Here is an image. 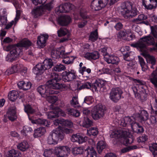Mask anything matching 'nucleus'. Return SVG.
Here are the masks:
<instances>
[{
  "label": "nucleus",
  "mask_w": 157,
  "mask_h": 157,
  "mask_svg": "<svg viewBox=\"0 0 157 157\" xmlns=\"http://www.w3.org/2000/svg\"><path fill=\"white\" fill-rule=\"evenodd\" d=\"M121 8V14L126 19L132 18L139 13L137 9L131 2H125L122 5Z\"/></svg>",
  "instance_id": "nucleus-1"
},
{
  "label": "nucleus",
  "mask_w": 157,
  "mask_h": 157,
  "mask_svg": "<svg viewBox=\"0 0 157 157\" xmlns=\"http://www.w3.org/2000/svg\"><path fill=\"white\" fill-rule=\"evenodd\" d=\"M64 133H69V130L66 128H63L62 129L56 128L52 130L50 133L47 139V141L49 144H56L60 140H62L64 138Z\"/></svg>",
  "instance_id": "nucleus-2"
},
{
  "label": "nucleus",
  "mask_w": 157,
  "mask_h": 157,
  "mask_svg": "<svg viewBox=\"0 0 157 157\" xmlns=\"http://www.w3.org/2000/svg\"><path fill=\"white\" fill-rule=\"evenodd\" d=\"M133 117H125L122 118L119 122L121 126L126 127L130 125L132 129H135V132L137 134H141L144 131V129L142 124H139L136 121L133 120Z\"/></svg>",
  "instance_id": "nucleus-3"
},
{
  "label": "nucleus",
  "mask_w": 157,
  "mask_h": 157,
  "mask_svg": "<svg viewBox=\"0 0 157 157\" xmlns=\"http://www.w3.org/2000/svg\"><path fill=\"white\" fill-rule=\"evenodd\" d=\"M129 132L125 130H117L113 133L111 137L120 140L121 144L126 146L130 144L133 141V139L129 136Z\"/></svg>",
  "instance_id": "nucleus-4"
},
{
  "label": "nucleus",
  "mask_w": 157,
  "mask_h": 157,
  "mask_svg": "<svg viewBox=\"0 0 157 157\" xmlns=\"http://www.w3.org/2000/svg\"><path fill=\"white\" fill-rule=\"evenodd\" d=\"M53 65V62L51 59H45L42 63H38L33 68V72L37 77L41 75L45 70L51 68Z\"/></svg>",
  "instance_id": "nucleus-5"
},
{
  "label": "nucleus",
  "mask_w": 157,
  "mask_h": 157,
  "mask_svg": "<svg viewBox=\"0 0 157 157\" xmlns=\"http://www.w3.org/2000/svg\"><path fill=\"white\" fill-rule=\"evenodd\" d=\"M105 83V81L102 79H98L92 85L90 82H86L83 84L84 89H89L92 88L93 90H94L95 91H96L102 88H104Z\"/></svg>",
  "instance_id": "nucleus-6"
},
{
  "label": "nucleus",
  "mask_w": 157,
  "mask_h": 157,
  "mask_svg": "<svg viewBox=\"0 0 157 157\" xmlns=\"http://www.w3.org/2000/svg\"><path fill=\"white\" fill-rule=\"evenodd\" d=\"M122 89L119 87L113 88L109 93V98L113 102L116 103L123 97L122 95L123 94Z\"/></svg>",
  "instance_id": "nucleus-7"
},
{
  "label": "nucleus",
  "mask_w": 157,
  "mask_h": 157,
  "mask_svg": "<svg viewBox=\"0 0 157 157\" xmlns=\"http://www.w3.org/2000/svg\"><path fill=\"white\" fill-rule=\"evenodd\" d=\"M52 79L48 81L49 85L52 86L53 89L57 90L61 88L62 87V84L58 82L61 80V78L59 75L55 73L51 74Z\"/></svg>",
  "instance_id": "nucleus-8"
},
{
  "label": "nucleus",
  "mask_w": 157,
  "mask_h": 157,
  "mask_svg": "<svg viewBox=\"0 0 157 157\" xmlns=\"http://www.w3.org/2000/svg\"><path fill=\"white\" fill-rule=\"evenodd\" d=\"M105 110V109L101 105H96L92 110V117L95 120L99 119L103 117Z\"/></svg>",
  "instance_id": "nucleus-9"
},
{
  "label": "nucleus",
  "mask_w": 157,
  "mask_h": 157,
  "mask_svg": "<svg viewBox=\"0 0 157 157\" xmlns=\"http://www.w3.org/2000/svg\"><path fill=\"white\" fill-rule=\"evenodd\" d=\"M23 47L13 48V50H11L10 53L6 56V61L12 62L15 60L17 57L23 54L22 48Z\"/></svg>",
  "instance_id": "nucleus-10"
},
{
  "label": "nucleus",
  "mask_w": 157,
  "mask_h": 157,
  "mask_svg": "<svg viewBox=\"0 0 157 157\" xmlns=\"http://www.w3.org/2000/svg\"><path fill=\"white\" fill-rule=\"evenodd\" d=\"M31 42L29 40L27 39L23 40L19 43H17L16 45H9L7 46L3 47V49L5 51H9L13 50V48H17V47H21L27 48L31 45Z\"/></svg>",
  "instance_id": "nucleus-11"
},
{
  "label": "nucleus",
  "mask_w": 157,
  "mask_h": 157,
  "mask_svg": "<svg viewBox=\"0 0 157 157\" xmlns=\"http://www.w3.org/2000/svg\"><path fill=\"white\" fill-rule=\"evenodd\" d=\"M53 89L52 86L49 85L48 82H47L44 85L39 86L37 88V92L43 97L45 98L48 96L50 90Z\"/></svg>",
  "instance_id": "nucleus-12"
},
{
  "label": "nucleus",
  "mask_w": 157,
  "mask_h": 157,
  "mask_svg": "<svg viewBox=\"0 0 157 157\" xmlns=\"http://www.w3.org/2000/svg\"><path fill=\"white\" fill-rule=\"evenodd\" d=\"M108 0H93L91 6L95 11H98L105 7L107 4Z\"/></svg>",
  "instance_id": "nucleus-13"
},
{
  "label": "nucleus",
  "mask_w": 157,
  "mask_h": 157,
  "mask_svg": "<svg viewBox=\"0 0 157 157\" xmlns=\"http://www.w3.org/2000/svg\"><path fill=\"white\" fill-rule=\"evenodd\" d=\"M133 117H134L133 120L142 122L147 120L149 116L147 111L143 109L140 110L139 113H136Z\"/></svg>",
  "instance_id": "nucleus-14"
},
{
  "label": "nucleus",
  "mask_w": 157,
  "mask_h": 157,
  "mask_svg": "<svg viewBox=\"0 0 157 157\" xmlns=\"http://www.w3.org/2000/svg\"><path fill=\"white\" fill-rule=\"evenodd\" d=\"M83 155L86 157H97V154L94 147L90 145H86L83 147Z\"/></svg>",
  "instance_id": "nucleus-15"
},
{
  "label": "nucleus",
  "mask_w": 157,
  "mask_h": 157,
  "mask_svg": "<svg viewBox=\"0 0 157 157\" xmlns=\"http://www.w3.org/2000/svg\"><path fill=\"white\" fill-rule=\"evenodd\" d=\"M130 80L133 81L134 82L136 83L137 88L138 87L140 90L139 91L142 92L144 94H147L146 89L147 87L146 85V82L141 80L139 79H137L133 78H131Z\"/></svg>",
  "instance_id": "nucleus-16"
},
{
  "label": "nucleus",
  "mask_w": 157,
  "mask_h": 157,
  "mask_svg": "<svg viewBox=\"0 0 157 157\" xmlns=\"http://www.w3.org/2000/svg\"><path fill=\"white\" fill-rule=\"evenodd\" d=\"M68 147L67 146H61L55 148V154L58 157H67Z\"/></svg>",
  "instance_id": "nucleus-17"
},
{
  "label": "nucleus",
  "mask_w": 157,
  "mask_h": 157,
  "mask_svg": "<svg viewBox=\"0 0 157 157\" xmlns=\"http://www.w3.org/2000/svg\"><path fill=\"white\" fill-rule=\"evenodd\" d=\"M141 39L142 38H140V41L139 42L132 43L131 44V46L137 48L143 54H145L146 53V50L147 49L146 46L147 44L146 42L143 41Z\"/></svg>",
  "instance_id": "nucleus-18"
},
{
  "label": "nucleus",
  "mask_w": 157,
  "mask_h": 157,
  "mask_svg": "<svg viewBox=\"0 0 157 157\" xmlns=\"http://www.w3.org/2000/svg\"><path fill=\"white\" fill-rule=\"evenodd\" d=\"M71 140L73 142H77L81 144L86 142L88 140V137L85 136L83 137L77 134L72 135L71 138Z\"/></svg>",
  "instance_id": "nucleus-19"
},
{
  "label": "nucleus",
  "mask_w": 157,
  "mask_h": 157,
  "mask_svg": "<svg viewBox=\"0 0 157 157\" xmlns=\"http://www.w3.org/2000/svg\"><path fill=\"white\" fill-rule=\"evenodd\" d=\"M142 40L146 42L147 45H152L155 47L157 52V42H155L154 38L151 35H148L142 37Z\"/></svg>",
  "instance_id": "nucleus-20"
},
{
  "label": "nucleus",
  "mask_w": 157,
  "mask_h": 157,
  "mask_svg": "<svg viewBox=\"0 0 157 157\" xmlns=\"http://www.w3.org/2000/svg\"><path fill=\"white\" fill-rule=\"evenodd\" d=\"M99 56V53L96 51H94L91 52H87L84 56V57L89 60H96L98 59Z\"/></svg>",
  "instance_id": "nucleus-21"
},
{
  "label": "nucleus",
  "mask_w": 157,
  "mask_h": 157,
  "mask_svg": "<svg viewBox=\"0 0 157 157\" xmlns=\"http://www.w3.org/2000/svg\"><path fill=\"white\" fill-rule=\"evenodd\" d=\"M54 89H52L51 90H50L48 94V96L45 97L46 98L47 100L49 102L52 104H54L58 100L57 97L54 95H50L51 94H57L59 91L57 90H55Z\"/></svg>",
  "instance_id": "nucleus-22"
},
{
  "label": "nucleus",
  "mask_w": 157,
  "mask_h": 157,
  "mask_svg": "<svg viewBox=\"0 0 157 157\" xmlns=\"http://www.w3.org/2000/svg\"><path fill=\"white\" fill-rule=\"evenodd\" d=\"M48 38V35H41L38 36L37 42V45L39 48H43L45 46L46 40Z\"/></svg>",
  "instance_id": "nucleus-23"
},
{
  "label": "nucleus",
  "mask_w": 157,
  "mask_h": 157,
  "mask_svg": "<svg viewBox=\"0 0 157 157\" xmlns=\"http://www.w3.org/2000/svg\"><path fill=\"white\" fill-rule=\"evenodd\" d=\"M108 63L112 64H117L119 61L118 57L114 55H109L105 59Z\"/></svg>",
  "instance_id": "nucleus-24"
},
{
  "label": "nucleus",
  "mask_w": 157,
  "mask_h": 157,
  "mask_svg": "<svg viewBox=\"0 0 157 157\" xmlns=\"http://www.w3.org/2000/svg\"><path fill=\"white\" fill-rule=\"evenodd\" d=\"M7 115L9 119L13 121L17 119L16 108L14 107H10L9 109L7 112Z\"/></svg>",
  "instance_id": "nucleus-25"
},
{
  "label": "nucleus",
  "mask_w": 157,
  "mask_h": 157,
  "mask_svg": "<svg viewBox=\"0 0 157 157\" xmlns=\"http://www.w3.org/2000/svg\"><path fill=\"white\" fill-rule=\"evenodd\" d=\"M68 9L69 4L67 2L56 7L55 9V11L57 13H67L68 11Z\"/></svg>",
  "instance_id": "nucleus-26"
},
{
  "label": "nucleus",
  "mask_w": 157,
  "mask_h": 157,
  "mask_svg": "<svg viewBox=\"0 0 157 157\" xmlns=\"http://www.w3.org/2000/svg\"><path fill=\"white\" fill-rule=\"evenodd\" d=\"M142 3L146 9L151 10L156 8V6L154 5L153 0H142Z\"/></svg>",
  "instance_id": "nucleus-27"
},
{
  "label": "nucleus",
  "mask_w": 157,
  "mask_h": 157,
  "mask_svg": "<svg viewBox=\"0 0 157 157\" xmlns=\"http://www.w3.org/2000/svg\"><path fill=\"white\" fill-rule=\"evenodd\" d=\"M32 84L30 82H27L25 83L24 81L19 82L17 83L19 88L20 89H23L24 90H27L29 89L31 87Z\"/></svg>",
  "instance_id": "nucleus-28"
},
{
  "label": "nucleus",
  "mask_w": 157,
  "mask_h": 157,
  "mask_svg": "<svg viewBox=\"0 0 157 157\" xmlns=\"http://www.w3.org/2000/svg\"><path fill=\"white\" fill-rule=\"evenodd\" d=\"M65 52L64 50H62L61 51H59V50L54 49H53L51 52V55L52 58L53 59L59 58L60 57V55H63Z\"/></svg>",
  "instance_id": "nucleus-29"
},
{
  "label": "nucleus",
  "mask_w": 157,
  "mask_h": 157,
  "mask_svg": "<svg viewBox=\"0 0 157 157\" xmlns=\"http://www.w3.org/2000/svg\"><path fill=\"white\" fill-rule=\"evenodd\" d=\"M58 22L59 25L62 26H66L69 23V16L68 15H63L58 19Z\"/></svg>",
  "instance_id": "nucleus-30"
},
{
  "label": "nucleus",
  "mask_w": 157,
  "mask_h": 157,
  "mask_svg": "<svg viewBox=\"0 0 157 157\" xmlns=\"http://www.w3.org/2000/svg\"><path fill=\"white\" fill-rule=\"evenodd\" d=\"M46 132V130L44 127H40L34 130V137L37 138L43 135Z\"/></svg>",
  "instance_id": "nucleus-31"
},
{
  "label": "nucleus",
  "mask_w": 157,
  "mask_h": 157,
  "mask_svg": "<svg viewBox=\"0 0 157 157\" xmlns=\"http://www.w3.org/2000/svg\"><path fill=\"white\" fill-rule=\"evenodd\" d=\"M7 13L6 10L4 9L2 14L0 15V25H6L7 23Z\"/></svg>",
  "instance_id": "nucleus-32"
},
{
  "label": "nucleus",
  "mask_w": 157,
  "mask_h": 157,
  "mask_svg": "<svg viewBox=\"0 0 157 157\" xmlns=\"http://www.w3.org/2000/svg\"><path fill=\"white\" fill-rule=\"evenodd\" d=\"M70 103L71 106L76 108H78L81 107L78 102L77 96H73L72 99L70 101Z\"/></svg>",
  "instance_id": "nucleus-33"
},
{
  "label": "nucleus",
  "mask_w": 157,
  "mask_h": 157,
  "mask_svg": "<svg viewBox=\"0 0 157 157\" xmlns=\"http://www.w3.org/2000/svg\"><path fill=\"white\" fill-rule=\"evenodd\" d=\"M17 148L21 151H24L29 148V144L26 141L21 142L17 145Z\"/></svg>",
  "instance_id": "nucleus-34"
},
{
  "label": "nucleus",
  "mask_w": 157,
  "mask_h": 157,
  "mask_svg": "<svg viewBox=\"0 0 157 157\" xmlns=\"http://www.w3.org/2000/svg\"><path fill=\"white\" fill-rule=\"evenodd\" d=\"M150 81L154 85L157 92V76L154 75V73H152L149 78Z\"/></svg>",
  "instance_id": "nucleus-35"
},
{
  "label": "nucleus",
  "mask_w": 157,
  "mask_h": 157,
  "mask_svg": "<svg viewBox=\"0 0 157 157\" xmlns=\"http://www.w3.org/2000/svg\"><path fill=\"white\" fill-rule=\"evenodd\" d=\"M131 33V29H123L120 31L119 33V35L121 37L126 38L127 35L130 34Z\"/></svg>",
  "instance_id": "nucleus-36"
},
{
  "label": "nucleus",
  "mask_w": 157,
  "mask_h": 157,
  "mask_svg": "<svg viewBox=\"0 0 157 157\" xmlns=\"http://www.w3.org/2000/svg\"><path fill=\"white\" fill-rule=\"evenodd\" d=\"M105 142L102 140L99 141L97 144V148L99 154H100L103 150L106 147Z\"/></svg>",
  "instance_id": "nucleus-37"
},
{
  "label": "nucleus",
  "mask_w": 157,
  "mask_h": 157,
  "mask_svg": "<svg viewBox=\"0 0 157 157\" xmlns=\"http://www.w3.org/2000/svg\"><path fill=\"white\" fill-rule=\"evenodd\" d=\"M18 94V92L16 91H10L8 94V98L11 101H14L17 99Z\"/></svg>",
  "instance_id": "nucleus-38"
},
{
  "label": "nucleus",
  "mask_w": 157,
  "mask_h": 157,
  "mask_svg": "<svg viewBox=\"0 0 157 157\" xmlns=\"http://www.w3.org/2000/svg\"><path fill=\"white\" fill-rule=\"evenodd\" d=\"M35 123L40 125H43L48 126L49 125L47 120L43 118H38L35 121Z\"/></svg>",
  "instance_id": "nucleus-39"
},
{
  "label": "nucleus",
  "mask_w": 157,
  "mask_h": 157,
  "mask_svg": "<svg viewBox=\"0 0 157 157\" xmlns=\"http://www.w3.org/2000/svg\"><path fill=\"white\" fill-rule=\"evenodd\" d=\"M98 133V129L96 127H91L87 130V133L88 135L91 136H97Z\"/></svg>",
  "instance_id": "nucleus-40"
},
{
  "label": "nucleus",
  "mask_w": 157,
  "mask_h": 157,
  "mask_svg": "<svg viewBox=\"0 0 157 157\" xmlns=\"http://www.w3.org/2000/svg\"><path fill=\"white\" fill-rule=\"evenodd\" d=\"M43 10L40 8H37L33 10L31 13L33 15L35 18H36L38 16L42 15L43 12Z\"/></svg>",
  "instance_id": "nucleus-41"
},
{
  "label": "nucleus",
  "mask_w": 157,
  "mask_h": 157,
  "mask_svg": "<svg viewBox=\"0 0 157 157\" xmlns=\"http://www.w3.org/2000/svg\"><path fill=\"white\" fill-rule=\"evenodd\" d=\"M32 129L28 125H25L24 126L23 129L21 131L22 135L24 136H26L28 134L32 132Z\"/></svg>",
  "instance_id": "nucleus-42"
},
{
  "label": "nucleus",
  "mask_w": 157,
  "mask_h": 157,
  "mask_svg": "<svg viewBox=\"0 0 157 157\" xmlns=\"http://www.w3.org/2000/svg\"><path fill=\"white\" fill-rule=\"evenodd\" d=\"M8 157H21V155L20 152L14 149H12L8 151Z\"/></svg>",
  "instance_id": "nucleus-43"
},
{
  "label": "nucleus",
  "mask_w": 157,
  "mask_h": 157,
  "mask_svg": "<svg viewBox=\"0 0 157 157\" xmlns=\"http://www.w3.org/2000/svg\"><path fill=\"white\" fill-rule=\"evenodd\" d=\"M98 38V33L97 29L92 32L89 36V39L93 42L96 41Z\"/></svg>",
  "instance_id": "nucleus-44"
},
{
  "label": "nucleus",
  "mask_w": 157,
  "mask_h": 157,
  "mask_svg": "<svg viewBox=\"0 0 157 157\" xmlns=\"http://www.w3.org/2000/svg\"><path fill=\"white\" fill-rule=\"evenodd\" d=\"M84 147H75L72 148V152L73 154L76 155L83 154Z\"/></svg>",
  "instance_id": "nucleus-45"
},
{
  "label": "nucleus",
  "mask_w": 157,
  "mask_h": 157,
  "mask_svg": "<svg viewBox=\"0 0 157 157\" xmlns=\"http://www.w3.org/2000/svg\"><path fill=\"white\" fill-rule=\"evenodd\" d=\"M48 118L49 119H52L58 117V113L57 108L52 111L48 112Z\"/></svg>",
  "instance_id": "nucleus-46"
},
{
  "label": "nucleus",
  "mask_w": 157,
  "mask_h": 157,
  "mask_svg": "<svg viewBox=\"0 0 157 157\" xmlns=\"http://www.w3.org/2000/svg\"><path fill=\"white\" fill-rule=\"evenodd\" d=\"M92 121L88 117H84V120L83 122V126L86 128H89L91 125Z\"/></svg>",
  "instance_id": "nucleus-47"
},
{
  "label": "nucleus",
  "mask_w": 157,
  "mask_h": 157,
  "mask_svg": "<svg viewBox=\"0 0 157 157\" xmlns=\"http://www.w3.org/2000/svg\"><path fill=\"white\" fill-rule=\"evenodd\" d=\"M149 149L154 157H157V144H153L152 146H150Z\"/></svg>",
  "instance_id": "nucleus-48"
},
{
  "label": "nucleus",
  "mask_w": 157,
  "mask_h": 157,
  "mask_svg": "<svg viewBox=\"0 0 157 157\" xmlns=\"http://www.w3.org/2000/svg\"><path fill=\"white\" fill-rule=\"evenodd\" d=\"M78 77L76 72L74 70H71L69 71V82L76 79Z\"/></svg>",
  "instance_id": "nucleus-49"
},
{
  "label": "nucleus",
  "mask_w": 157,
  "mask_h": 157,
  "mask_svg": "<svg viewBox=\"0 0 157 157\" xmlns=\"http://www.w3.org/2000/svg\"><path fill=\"white\" fill-rule=\"evenodd\" d=\"M24 110L28 115L33 114L35 112V110L29 105H27L24 106Z\"/></svg>",
  "instance_id": "nucleus-50"
},
{
  "label": "nucleus",
  "mask_w": 157,
  "mask_h": 157,
  "mask_svg": "<svg viewBox=\"0 0 157 157\" xmlns=\"http://www.w3.org/2000/svg\"><path fill=\"white\" fill-rule=\"evenodd\" d=\"M80 114L79 111L77 109L69 108V115L76 117H79Z\"/></svg>",
  "instance_id": "nucleus-51"
},
{
  "label": "nucleus",
  "mask_w": 157,
  "mask_h": 157,
  "mask_svg": "<svg viewBox=\"0 0 157 157\" xmlns=\"http://www.w3.org/2000/svg\"><path fill=\"white\" fill-rule=\"evenodd\" d=\"M137 148V147L136 145L129 146L122 149L121 151L122 153H124L128 152L132 150L136 149Z\"/></svg>",
  "instance_id": "nucleus-52"
},
{
  "label": "nucleus",
  "mask_w": 157,
  "mask_h": 157,
  "mask_svg": "<svg viewBox=\"0 0 157 157\" xmlns=\"http://www.w3.org/2000/svg\"><path fill=\"white\" fill-rule=\"evenodd\" d=\"M151 33L153 36L154 40L157 39V26L155 25V26H151Z\"/></svg>",
  "instance_id": "nucleus-53"
},
{
  "label": "nucleus",
  "mask_w": 157,
  "mask_h": 157,
  "mask_svg": "<svg viewBox=\"0 0 157 157\" xmlns=\"http://www.w3.org/2000/svg\"><path fill=\"white\" fill-rule=\"evenodd\" d=\"M147 61L149 65L150 64H155L156 60L153 56H149L147 59Z\"/></svg>",
  "instance_id": "nucleus-54"
},
{
  "label": "nucleus",
  "mask_w": 157,
  "mask_h": 157,
  "mask_svg": "<svg viewBox=\"0 0 157 157\" xmlns=\"http://www.w3.org/2000/svg\"><path fill=\"white\" fill-rule=\"evenodd\" d=\"M65 67L63 65L60 64L56 65L53 68L54 71L59 72L62 71L64 70L65 69Z\"/></svg>",
  "instance_id": "nucleus-55"
},
{
  "label": "nucleus",
  "mask_w": 157,
  "mask_h": 157,
  "mask_svg": "<svg viewBox=\"0 0 157 157\" xmlns=\"http://www.w3.org/2000/svg\"><path fill=\"white\" fill-rule=\"evenodd\" d=\"M132 90L134 92L135 98L137 99L141 98L140 94L138 92V90L136 86H133L132 87Z\"/></svg>",
  "instance_id": "nucleus-56"
},
{
  "label": "nucleus",
  "mask_w": 157,
  "mask_h": 157,
  "mask_svg": "<svg viewBox=\"0 0 157 157\" xmlns=\"http://www.w3.org/2000/svg\"><path fill=\"white\" fill-rule=\"evenodd\" d=\"M58 36L59 37H61L65 35L68 33V31L66 29L61 28L58 31Z\"/></svg>",
  "instance_id": "nucleus-57"
},
{
  "label": "nucleus",
  "mask_w": 157,
  "mask_h": 157,
  "mask_svg": "<svg viewBox=\"0 0 157 157\" xmlns=\"http://www.w3.org/2000/svg\"><path fill=\"white\" fill-rule=\"evenodd\" d=\"M53 152L50 149H46L44 150L43 155L45 157H52Z\"/></svg>",
  "instance_id": "nucleus-58"
},
{
  "label": "nucleus",
  "mask_w": 157,
  "mask_h": 157,
  "mask_svg": "<svg viewBox=\"0 0 157 157\" xmlns=\"http://www.w3.org/2000/svg\"><path fill=\"white\" fill-rule=\"evenodd\" d=\"M93 98L91 96L86 97L84 98L83 103H86L88 105H90L92 103Z\"/></svg>",
  "instance_id": "nucleus-59"
},
{
  "label": "nucleus",
  "mask_w": 157,
  "mask_h": 157,
  "mask_svg": "<svg viewBox=\"0 0 157 157\" xmlns=\"http://www.w3.org/2000/svg\"><path fill=\"white\" fill-rule=\"evenodd\" d=\"M148 18L149 22L152 24L157 23V17L156 15L151 14Z\"/></svg>",
  "instance_id": "nucleus-60"
},
{
  "label": "nucleus",
  "mask_w": 157,
  "mask_h": 157,
  "mask_svg": "<svg viewBox=\"0 0 157 157\" xmlns=\"http://www.w3.org/2000/svg\"><path fill=\"white\" fill-rule=\"evenodd\" d=\"M99 72H100L99 74H105L110 75L111 73V70L108 68H104L101 70H99Z\"/></svg>",
  "instance_id": "nucleus-61"
},
{
  "label": "nucleus",
  "mask_w": 157,
  "mask_h": 157,
  "mask_svg": "<svg viewBox=\"0 0 157 157\" xmlns=\"http://www.w3.org/2000/svg\"><path fill=\"white\" fill-rule=\"evenodd\" d=\"M148 140V136L145 134H143L142 136H140L137 138L139 143L144 142Z\"/></svg>",
  "instance_id": "nucleus-62"
},
{
  "label": "nucleus",
  "mask_w": 157,
  "mask_h": 157,
  "mask_svg": "<svg viewBox=\"0 0 157 157\" xmlns=\"http://www.w3.org/2000/svg\"><path fill=\"white\" fill-rule=\"evenodd\" d=\"M108 48L107 47L105 46L103 48H101L99 50V51L103 56H104V58L109 55V53L107 52V50Z\"/></svg>",
  "instance_id": "nucleus-63"
},
{
  "label": "nucleus",
  "mask_w": 157,
  "mask_h": 157,
  "mask_svg": "<svg viewBox=\"0 0 157 157\" xmlns=\"http://www.w3.org/2000/svg\"><path fill=\"white\" fill-rule=\"evenodd\" d=\"M53 7V2L52 1L44 5L43 7L44 9L51 10Z\"/></svg>",
  "instance_id": "nucleus-64"
}]
</instances>
